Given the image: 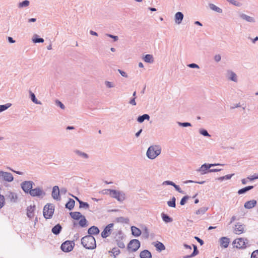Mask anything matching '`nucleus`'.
<instances>
[{
	"mask_svg": "<svg viewBox=\"0 0 258 258\" xmlns=\"http://www.w3.org/2000/svg\"><path fill=\"white\" fill-rule=\"evenodd\" d=\"M54 207L52 204L46 205L43 209V216L46 219L50 218L54 212Z\"/></svg>",
	"mask_w": 258,
	"mask_h": 258,
	"instance_id": "obj_3",
	"label": "nucleus"
},
{
	"mask_svg": "<svg viewBox=\"0 0 258 258\" xmlns=\"http://www.w3.org/2000/svg\"><path fill=\"white\" fill-rule=\"evenodd\" d=\"M142 236H143L144 238L147 239L148 238L149 236V232L147 227H145L144 229V231L143 232Z\"/></svg>",
	"mask_w": 258,
	"mask_h": 258,
	"instance_id": "obj_46",
	"label": "nucleus"
},
{
	"mask_svg": "<svg viewBox=\"0 0 258 258\" xmlns=\"http://www.w3.org/2000/svg\"><path fill=\"white\" fill-rule=\"evenodd\" d=\"M207 207H202L196 212L197 215H203L208 210Z\"/></svg>",
	"mask_w": 258,
	"mask_h": 258,
	"instance_id": "obj_41",
	"label": "nucleus"
},
{
	"mask_svg": "<svg viewBox=\"0 0 258 258\" xmlns=\"http://www.w3.org/2000/svg\"><path fill=\"white\" fill-rule=\"evenodd\" d=\"M73 244L74 245V243L70 241H66L61 244V249L64 252L71 251L73 248Z\"/></svg>",
	"mask_w": 258,
	"mask_h": 258,
	"instance_id": "obj_12",
	"label": "nucleus"
},
{
	"mask_svg": "<svg viewBox=\"0 0 258 258\" xmlns=\"http://www.w3.org/2000/svg\"><path fill=\"white\" fill-rule=\"evenodd\" d=\"M29 194L32 197H37L39 198H43L45 195V192L42 188L40 187H36L29 191Z\"/></svg>",
	"mask_w": 258,
	"mask_h": 258,
	"instance_id": "obj_4",
	"label": "nucleus"
},
{
	"mask_svg": "<svg viewBox=\"0 0 258 258\" xmlns=\"http://www.w3.org/2000/svg\"><path fill=\"white\" fill-rule=\"evenodd\" d=\"M245 225L238 223L235 225L234 232L236 234H240L244 231Z\"/></svg>",
	"mask_w": 258,
	"mask_h": 258,
	"instance_id": "obj_16",
	"label": "nucleus"
},
{
	"mask_svg": "<svg viewBox=\"0 0 258 258\" xmlns=\"http://www.w3.org/2000/svg\"><path fill=\"white\" fill-rule=\"evenodd\" d=\"M239 17L241 20L248 23H254L256 22L254 17L248 16L244 13L240 14Z\"/></svg>",
	"mask_w": 258,
	"mask_h": 258,
	"instance_id": "obj_13",
	"label": "nucleus"
},
{
	"mask_svg": "<svg viewBox=\"0 0 258 258\" xmlns=\"http://www.w3.org/2000/svg\"><path fill=\"white\" fill-rule=\"evenodd\" d=\"M0 178L8 182L12 181L14 179L13 176L11 173L3 171H0Z\"/></svg>",
	"mask_w": 258,
	"mask_h": 258,
	"instance_id": "obj_11",
	"label": "nucleus"
},
{
	"mask_svg": "<svg viewBox=\"0 0 258 258\" xmlns=\"http://www.w3.org/2000/svg\"><path fill=\"white\" fill-rule=\"evenodd\" d=\"M153 244L154 246L156 247V250L160 252L165 249V246L161 242L157 241V242H154Z\"/></svg>",
	"mask_w": 258,
	"mask_h": 258,
	"instance_id": "obj_22",
	"label": "nucleus"
},
{
	"mask_svg": "<svg viewBox=\"0 0 258 258\" xmlns=\"http://www.w3.org/2000/svg\"><path fill=\"white\" fill-rule=\"evenodd\" d=\"M34 182L32 181H25L21 184V186L22 189L27 194H29V191H31Z\"/></svg>",
	"mask_w": 258,
	"mask_h": 258,
	"instance_id": "obj_8",
	"label": "nucleus"
},
{
	"mask_svg": "<svg viewBox=\"0 0 258 258\" xmlns=\"http://www.w3.org/2000/svg\"><path fill=\"white\" fill-rule=\"evenodd\" d=\"M106 35L113 39V41L115 42L118 40V37L117 36L113 35L112 34H106Z\"/></svg>",
	"mask_w": 258,
	"mask_h": 258,
	"instance_id": "obj_50",
	"label": "nucleus"
},
{
	"mask_svg": "<svg viewBox=\"0 0 258 258\" xmlns=\"http://www.w3.org/2000/svg\"><path fill=\"white\" fill-rule=\"evenodd\" d=\"M75 203V202L74 200L70 199L69 201L66 204V208L71 210L74 208Z\"/></svg>",
	"mask_w": 258,
	"mask_h": 258,
	"instance_id": "obj_31",
	"label": "nucleus"
},
{
	"mask_svg": "<svg viewBox=\"0 0 258 258\" xmlns=\"http://www.w3.org/2000/svg\"><path fill=\"white\" fill-rule=\"evenodd\" d=\"M161 148L159 146H151L147 151V156L149 159H154L161 153Z\"/></svg>",
	"mask_w": 258,
	"mask_h": 258,
	"instance_id": "obj_2",
	"label": "nucleus"
},
{
	"mask_svg": "<svg viewBox=\"0 0 258 258\" xmlns=\"http://www.w3.org/2000/svg\"><path fill=\"white\" fill-rule=\"evenodd\" d=\"M118 72H119V73L124 78H127L128 77V75L127 74V73L120 69H118Z\"/></svg>",
	"mask_w": 258,
	"mask_h": 258,
	"instance_id": "obj_56",
	"label": "nucleus"
},
{
	"mask_svg": "<svg viewBox=\"0 0 258 258\" xmlns=\"http://www.w3.org/2000/svg\"><path fill=\"white\" fill-rule=\"evenodd\" d=\"M140 246V241L137 239H133L128 244L127 248L132 251H136L139 248Z\"/></svg>",
	"mask_w": 258,
	"mask_h": 258,
	"instance_id": "obj_7",
	"label": "nucleus"
},
{
	"mask_svg": "<svg viewBox=\"0 0 258 258\" xmlns=\"http://www.w3.org/2000/svg\"><path fill=\"white\" fill-rule=\"evenodd\" d=\"M220 245L224 248L228 247L229 243V239L226 237H222L220 239Z\"/></svg>",
	"mask_w": 258,
	"mask_h": 258,
	"instance_id": "obj_25",
	"label": "nucleus"
},
{
	"mask_svg": "<svg viewBox=\"0 0 258 258\" xmlns=\"http://www.w3.org/2000/svg\"><path fill=\"white\" fill-rule=\"evenodd\" d=\"M253 188V186H252V185L245 187H244L243 188H241V189H239L238 191V194L239 195L243 194L245 193L246 192H247V191L252 189Z\"/></svg>",
	"mask_w": 258,
	"mask_h": 258,
	"instance_id": "obj_35",
	"label": "nucleus"
},
{
	"mask_svg": "<svg viewBox=\"0 0 258 258\" xmlns=\"http://www.w3.org/2000/svg\"><path fill=\"white\" fill-rule=\"evenodd\" d=\"M104 85L107 89H111L115 87V84L113 82L107 80L104 81Z\"/></svg>",
	"mask_w": 258,
	"mask_h": 258,
	"instance_id": "obj_34",
	"label": "nucleus"
},
{
	"mask_svg": "<svg viewBox=\"0 0 258 258\" xmlns=\"http://www.w3.org/2000/svg\"><path fill=\"white\" fill-rule=\"evenodd\" d=\"M29 94H30V98H31V100L33 102H34L36 104H39V105L41 104V102L40 101H38L36 99V98L35 97V95L34 93H33L31 91H30L29 92Z\"/></svg>",
	"mask_w": 258,
	"mask_h": 258,
	"instance_id": "obj_32",
	"label": "nucleus"
},
{
	"mask_svg": "<svg viewBox=\"0 0 258 258\" xmlns=\"http://www.w3.org/2000/svg\"><path fill=\"white\" fill-rule=\"evenodd\" d=\"M114 224L113 223H110L107 225L102 232L101 236L104 238L108 237L112 231V228Z\"/></svg>",
	"mask_w": 258,
	"mask_h": 258,
	"instance_id": "obj_10",
	"label": "nucleus"
},
{
	"mask_svg": "<svg viewBox=\"0 0 258 258\" xmlns=\"http://www.w3.org/2000/svg\"><path fill=\"white\" fill-rule=\"evenodd\" d=\"M228 79L234 82H237V77L236 74L232 71H228L227 72Z\"/></svg>",
	"mask_w": 258,
	"mask_h": 258,
	"instance_id": "obj_21",
	"label": "nucleus"
},
{
	"mask_svg": "<svg viewBox=\"0 0 258 258\" xmlns=\"http://www.w3.org/2000/svg\"><path fill=\"white\" fill-rule=\"evenodd\" d=\"M99 231V229L95 226L91 227L88 230V232L89 234V235L98 234Z\"/></svg>",
	"mask_w": 258,
	"mask_h": 258,
	"instance_id": "obj_24",
	"label": "nucleus"
},
{
	"mask_svg": "<svg viewBox=\"0 0 258 258\" xmlns=\"http://www.w3.org/2000/svg\"><path fill=\"white\" fill-rule=\"evenodd\" d=\"M256 204V201L255 200H251L246 202L244 204V207L246 209H250L255 206Z\"/></svg>",
	"mask_w": 258,
	"mask_h": 258,
	"instance_id": "obj_23",
	"label": "nucleus"
},
{
	"mask_svg": "<svg viewBox=\"0 0 258 258\" xmlns=\"http://www.w3.org/2000/svg\"><path fill=\"white\" fill-rule=\"evenodd\" d=\"M131 231L132 234L136 237L139 236L142 233L141 230L134 226L131 227Z\"/></svg>",
	"mask_w": 258,
	"mask_h": 258,
	"instance_id": "obj_26",
	"label": "nucleus"
},
{
	"mask_svg": "<svg viewBox=\"0 0 258 258\" xmlns=\"http://www.w3.org/2000/svg\"><path fill=\"white\" fill-rule=\"evenodd\" d=\"M71 217L75 220H79L83 216L79 212H71L70 213Z\"/></svg>",
	"mask_w": 258,
	"mask_h": 258,
	"instance_id": "obj_29",
	"label": "nucleus"
},
{
	"mask_svg": "<svg viewBox=\"0 0 258 258\" xmlns=\"http://www.w3.org/2000/svg\"><path fill=\"white\" fill-rule=\"evenodd\" d=\"M183 14L181 12H177L174 16L175 23L178 25L180 24L183 19Z\"/></svg>",
	"mask_w": 258,
	"mask_h": 258,
	"instance_id": "obj_17",
	"label": "nucleus"
},
{
	"mask_svg": "<svg viewBox=\"0 0 258 258\" xmlns=\"http://www.w3.org/2000/svg\"><path fill=\"white\" fill-rule=\"evenodd\" d=\"M150 119V116L147 114H144L141 116H140L138 117L137 119V121L139 122L142 123L145 120H149Z\"/></svg>",
	"mask_w": 258,
	"mask_h": 258,
	"instance_id": "obj_33",
	"label": "nucleus"
},
{
	"mask_svg": "<svg viewBox=\"0 0 258 258\" xmlns=\"http://www.w3.org/2000/svg\"><path fill=\"white\" fill-rule=\"evenodd\" d=\"M230 4L235 6H239V3L235 0H227Z\"/></svg>",
	"mask_w": 258,
	"mask_h": 258,
	"instance_id": "obj_58",
	"label": "nucleus"
},
{
	"mask_svg": "<svg viewBox=\"0 0 258 258\" xmlns=\"http://www.w3.org/2000/svg\"><path fill=\"white\" fill-rule=\"evenodd\" d=\"M214 59L216 62H219L221 59V55L219 54H216L214 57Z\"/></svg>",
	"mask_w": 258,
	"mask_h": 258,
	"instance_id": "obj_54",
	"label": "nucleus"
},
{
	"mask_svg": "<svg viewBox=\"0 0 258 258\" xmlns=\"http://www.w3.org/2000/svg\"><path fill=\"white\" fill-rule=\"evenodd\" d=\"M188 67L190 68H196V69L200 68L198 64L194 63L189 64L188 65Z\"/></svg>",
	"mask_w": 258,
	"mask_h": 258,
	"instance_id": "obj_61",
	"label": "nucleus"
},
{
	"mask_svg": "<svg viewBox=\"0 0 258 258\" xmlns=\"http://www.w3.org/2000/svg\"><path fill=\"white\" fill-rule=\"evenodd\" d=\"M175 201L176 199L173 197L171 201L167 202L168 206L170 207L175 208L176 206Z\"/></svg>",
	"mask_w": 258,
	"mask_h": 258,
	"instance_id": "obj_44",
	"label": "nucleus"
},
{
	"mask_svg": "<svg viewBox=\"0 0 258 258\" xmlns=\"http://www.w3.org/2000/svg\"><path fill=\"white\" fill-rule=\"evenodd\" d=\"M111 252L114 255H117L119 253L120 251L116 248H113L111 250Z\"/></svg>",
	"mask_w": 258,
	"mask_h": 258,
	"instance_id": "obj_60",
	"label": "nucleus"
},
{
	"mask_svg": "<svg viewBox=\"0 0 258 258\" xmlns=\"http://www.w3.org/2000/svg\"><path fill=\"white\" fill-rule=\"evenodd\" d=\"M188 199H189V197H188V196H186L183 197L181 199V201H180V204L181 205H184L185 204V203H186V201H187Z\"/></svg>",
	"mask_w": 258,
	"mask_h": 258,
	"instance_id": "obj_49",
	"label": "nucleus"
},
{
	"mask_svg": "<svg viewBox=\"0 0 258 258\" xmlns=\"http://www.w3.org/2000/svg\"><path fill=\"white\" fill-rule=\"evenodd\" d=\"M52 198L57 201H60V190L58 186H54L53 187L51 194Z\"/></svg>",
	"mask_w": 258,
	"mask_h": 258,
	"instance_id": "obj_15",
	"label": "nucleus"
},
{
	"mask_svg": "<svg viewBox=\"0 0 258 258\" xmlns=\"http://www.w3.org/2000/svg\"><path fill=\"white\" fill-rule=\"evenodd\" d=\"M143 60L148 63H152L154 61V58L152 54H146L142 57Z\"/></svg>",
	"mask_w": 258,
	"mask_h": 258,
	"instance_id": "obj_20",
	"label": "nucleus"
},
{
	"mask_svg": "<svg viewBox=\"0 0 258 258\" xmlns=\"http://www.w3.org/2000/svg\"><path fill=\"white\" fill-rule=\"evenodd\" d=\"M111 197L116 199L119 202H123L125 200V194L121 191L113 190L110 191Z\"/></svg>",
	"mask_w": 258,
	"mask_h": 258,
	"instance_id": "obj_5",
	"label": "nucleus"
},
{
	"mask_svg": "<svg viewBox=\"0 0 258 258\" xmlns=\"http://www.w3.org/2000/svg\"><path fill=\"white\" fill-rule=\"evenodd\" d=\"M195 238L200 243L201 245H202L204 244L203 240L200 239L199 237L196 236Z\"/></svg>",
	"mask_w": 258,
	"mask_h": 258,
	"instance_id": "obj_64",
	"label": "nucleus"
},
{
	"mask_svg": "<svg viewBox=\"0 0 258 258\" xmlns=\"http://www.w3.org/2000/svg\"><path fill=\"white\" fill-rule=\"evenodd\" d=\"M113 189H104L101 192L103 194H104V195H109L110 196H111V191H113Z\"/></svg>",
	"mask_w": 258,
	"mask_h": 258,
	"instance_id": "obj_57",
	"label": "nucleus"
},
{
	"mask_svg": "<svg viewBox=\"0 0 258 258\" xmlns=\"http://www.w3.org/2000/svg\"><path fill=\"white\" fill-rule=\"evenodd\" d=\"M136 97H133L132 99L130 100L129 101V103L133 106L136 105V102L135 101Z\"/></svg>",
	"mask_w": 258,
	"mask_h": 258,
	"instance_id": "obj_62",
	"label": "nucleus"
},
{
	"mask_svg": "<svg viewBox=\"0 0 258 258\" xmlns=\"http://www.w3.org/2000/svg\"><path fill=\"white\" fill-rule=\"evenodd\" d=\"M199 132L200 135L204 136V137H210L211 135L208 133V131L203 128H201L199 130Z\"/></svg>",
	"mask_w": 258,
	"mask_h": 258,
	"instance_id": "obj_40",
	"label": "nucleus"
},
{
	"mask_svg": "<svg viewBox=\"0 0 258 258\" xmlns=\"http://www.w3.org/2000/svg\"><path fill=\"white\" fill-rule=\"evenodd\" d=\"M251 258H258V249L254 251L252 253Z\"/></svg>",
	"mask_w": 258,
	"mask_h": 258,
	"instance_id": "obj_59",
	"label": "nucleus"
},
{
	"mask_svg": "<svg viewBox=\"0 0 258 258\" xmlns=\"http://www.w3.org/2000/svg\"><path fill=\"white\" fill-rule=\"evenodd\" d=\"M35 210V206H30L27 209V215L30 219L34 217V212Z\"/></svg>",
	"mask_w": 258,
	"mask_h": 258,
	"instance_id": "obj_19",
	"label": "nucleus"
},
{
	"mask_svg": "<svg viewBox=\"0 0 258 258\" xmlns=\"http://www.w3.org/2000/svg\"><path fill=\"white\" fill-rule=\"evenodd\" d=\"M209 6V8H210L211 10H212V11H214L217 13L221 14L223 12L222 9L216 6V5H215L213 4H210Z\"/></svg>",
	"mask_w": 258,
	"mask_h": 258,
	"instance_id": "obj_30",
	"label": "nucleus"
},
{
	"mask_svg": "<svg viewBox=\"0 0 258 258\" xmlns=\"http://www.w3.org/2000/svg\"><path fill=\"white\" fill-rule=\"evenodd\" d=\"M74 153L78 156L82 158L83 159L88 160L89 158V156L88 154L83 152L80 150H75L74 151Z\"/></svg>",
	"mask_w": 258,
	"mask_h": 258,
	"instance_id": "obj_18",
	"label": "nucleus"
},
{
	"mask_svg": "<svg viewBox=\"0 0 258 258\" xmlns=\"http://www.w3.org/2000/svg\"><path fill=\"white\" fill-rule=\"evenodd\" d=\"M141 258H151L152 255L151 252L148 250H144L140 253Z\"/></svg>",
	"mask_w": 258,
	"mask_h": 258,
	"instance_id": "obj_27",
	"label": "nucleus"
},
{
	"mask_svg": "<svg viewBox=\"0 0 258 258\" xmlns=\"http://www.w3.org/2000/svg\"><path fill=\"white\" fill-rule=\"evenodd\" d=\"M175 189L178 191L179 192L183 194V191L181 190V189L179 187V186L175 184V185L174 186Z\"/></svg>",
	"mask_w": 258,
	"mask_h": 258,
	"instance_id": "obj_63",
	"label": "nucleus"
},
{
	"mask_svg": "<svg viewBox=\"0 0 258 258\" xmlns=\"http://www.w3.org/2000/svg\"><path fill=\"white\" fill-rule=\"evenodd\" d=\"M193 246H194V251L193 252L189 255H186L184 257L185 258H190V257H192L195 256H196V255L198 254V252H199V251L197 249V247L196 245H193Z\"/></svg>",
	"mask_w": 258,
	"mask_h": 258,
	"instance_id": "obj_39",
	"label": "nucleus"
},
{
	"mask_svg": "<svg viewBox=\"0 0 258 258\" xmlns=\"http://www.w3.org/2000/svg\"><path fill=\"white\" fill-rule=\"evenodd\" d=\"M12 103H7L3 105H0V113L6 110L12 106Z\"/></svg>",
	"mask_w": 258,
	"mask_h": 258,
	"instance_id": "obj_36",
	"label": "nucleus"
},
{
	"mask_svg": "<svg viewBox=\"0 0 258 258\" xmlns=\"http://www.w3.org/2000/svg\"><path fill=\"white\" fill-rule=\"evenodd\" d=\"M80 219L81 220L79 221V225L82 227H86L87 226V220L85 216H83V217Z\"/></svg>",
	"mask_w": 258,
	"mask_h": 258,
	"instance_id": "obj_43",
	"label": "nucleus"
},
{
	"mask_svg": "<svg viewBox=\"0 0 258 258\" xmlns=\"http://www.w3.org/2000/svg\"><path fill=\"white\" fill-rule=\"evenodd\" d=\"M248 243L247 239L243 238H237L234 240L233 243L235 246L238 248H244L246 247V244Z\"/></svg>",
	"mask_w": 258,
	"mask_h": 258,
	"instance_id": "obj_6",
	"label": "nucleus"
},
{
	"mask_svg": "<svg viewBox=\"0 0 258 258\" xmlns=\"http://www.w3.org/2000/svg\"><path fill=\"white\" fill-rule=\"evenodd\" d=\"M55 104L62 109L65 108L64 105L59 100H56L55 101Z\"/></svg>",
	"mask_w": 258,
	"mask_h": 258,
	"instance_id": "obj_52",
	"label": "nucleus"
},
{
	"mask_svg": "<svg viewBox=\"0 0 258 258\" xmlns=\"http://www.w3.org/2000/svg\"><path fill=\"white\" fill-rule=\"evenodd\" d=\"M80 208L87 209L89 208V205L86 202L83 201H79Z\"/></svg>",
	"mask_w": 258,
	"mask_h": 258,
	"instance_id": "obj_45",
	"label": "nucleus"
},
{
	"mask_svg": "<svg viewBox=\"0 0 258 258\" xmlns=\"http://www.w3.org/2000/svg\"><path fill=\"white\" fill-rule=\"evenodd\" d=\"M219 166H222V165H221L220 164H205L201 167L199 170V171L202 172V174H205L207 173L206 171H207L208 169H210L211 167Z\"/></svg>",
	"mask_w": 258,
	"mask_h": 258,
	"instance_id": "obj_14",
	"label": "nucleus"
},
{
	"mask_svg": "<svg viewBox=\"0 0 258 258\" xmlns=\"http://www.w3.org/2000/svg\"><path fill=\"white\" fill-rule=\"evenodd\" d=\"M61 229V225L58 224L52 228L51 231L54 234L57 235L60 232Z\"/></svg>",
	"mask_w": 258,
	"mask_h": 258,
	"instance_id": "obj_28",
	"label": "nucleus"
},
{
	"mask_svg": "<svg viewBox=\"0 0 258 258\" xmlns=\"http://www.w3.org/2000/svg\"><path fill=\"white\" fill-rule=\"evenodd\" d=\"M221 165H222V166H219V167L222 166L223 165L222 164H221ZM217 167H216L215 168L210 169L208 170V172H217V171H219L221 170V168H219V166H217Z\"/></svg>",
	"mask_w": 258,
	"mask_h": 258,
	"instance_id": "obj_51",
	"label": "nucleus"
},
{
	"mask_svg": "<svg viewBox=\"0 0 258 258\" xmlns=\"http://www.w3.org/2000/svg\"><path fill=\"white\" fill-rule=\"evenodd\" d=\"M177 123L179 126H182V127H188V126H191V124L190 123L187 122H177Z\"/></svg>",
	"mask_w": 258,
	"mask_h": 258,
	"instance_id": "obj_47",
	"label": "nucleus"
},
{
	"mask_svg": "<svg viewBox=\"0 0 258 258\" xmlns=\"http://www.w3.org/2000/svg\"><path fill=\"white\" fill-rule=\"evenodd\" d=\"M30 4V2L28 0H25L18 4V8H26L29 6Z\"/></svg>",
	"mask_w": 258,
	"mask_h": 258,
	"instance_id": "obj_37",
	"label": "nucleus"
},
{
	"mask_svg": "<svg viewBox=\"0 0 258 258\" xmlns=\"http://www.w3.org/2000/svg\"><path fill=\"white\" fill-rule=\"evenodd\" d=\"M248 179L250 180H253L254 179H258V173L257 174H254L252 175L249 176L247 177Z\"/></svg>",
	"mask_w": 258,
	"mask_h": 258,
	"instance_id": "obj_53",
	"label": "nucleus"
},
{
	"mask_svg": "<svg viewBox=\"0 0 258 258\" xmlns=\"http://www.w3.org/2000/svg\"><path fill=\"white\" fill-rule=\"evenodd\" d=\"M116 243H117V245H118V246L121 248H123L125 247V245L123 243V242L122 241H121V240H118V239H116Z\"/></svg>",
	"mask_w": 258,
	"mask_h": 258,
	"instance_id": "obj_48",
	"label": "nucleus"
},
{
	"mask_svg": "<svg viewBox=\"0 0 258 258\" xmlns=\"http://www.w3.org/2000/svg\"><path fill=\"white\" fill-rule=\"evenodd\" d=\"M37 35H35L34 36V38L32 39V41L33 43H43L44 42V39L41 38H37Z\"/></svg>",
	"mask_w": 258,
	"mask_h": 258,
	"instance_id": "obj_42",
	"label": "nucleus"
},
{
	"mask_svg": "<svg viewBox=\"0 0 258 258\" xmlns=\"http://www.w3.org/2000/svg\"><path fill=\"white\" fill-rule=\"evenodd\" d=\"M5 197L7 200H9L11 203H16L18 200L17 194L12 191H8L5 194Z\"/></svg>",
	"mask_w": 258,
	"mask_h": 258,
	"instance_id": "obj_9",
	"label": "nucleus"
},
{
	"mask_svg": "<svg viewBox=\"0 0 258 258\" xmlns=\"http://www.w3.org/2000/svg\"><path fill=\"white\" fill-rule=\"evenodd\" d=\"M81 244L88 249H93L96 246V240L92 235H87L81 239Z\"/></svg>",
	"mask_w": 258,
	"mask_h": 258,
	"instance_id": "obj_1",
	"label": "nucleus"
},
{
	"mask_svg": "<svg viewBox=\"0 0 258 258\" xmlns=\"http://www.w3.org/2000/svg\"><path fill=\"white\" fill-rule=\"evenodd\" d=\"M161 216L163 220L166 223L171 222L173 220L171 217L164 213H162Z\"/></svg>",
	"mask_w": 258,
	"mask_h": 258,
	"instance_id": "obj_38",
	"label": "nucleus"
},
{
	"mask_svg": "<svg viewBox=\"0 0 258 258\" xmlns=\"http://www.w3.org/2000/svg\"><path fill=\"white\" fill-rule=\"evenodd\" d=\"M163 185H170L173 186H174L175 185V184L173 182L169 181V180L164 181L163 182Z\"/></svg>",
	"mask_w": 258,
	"mask_h": 258,
	"instance_id": "obj_55",
	"label": "nucleus"
}]
</instances>
